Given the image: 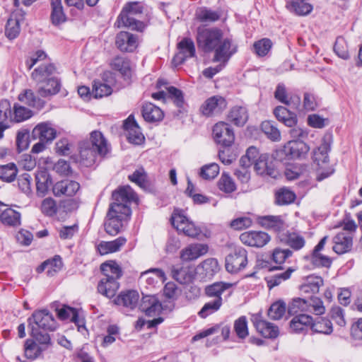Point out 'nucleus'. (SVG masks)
I'll return each mask as SVG.
<instances>
[{
    "label": "nucleus",
    "mask_w": 362,
    "mask_h": 362,
    "mask_svg": "<svg viewBox=\"0 0 362 362\" xmlns=\"http://www.w3.org/2000/svg\"><path fill=\"white\" fill-rule=\"evenodd\" d=\"M196 41L197 47L204 52H214L213 62H228L236 52V47L229 37L223 38V31L218 28H207L201 25L197 28Z\"/></svg>",
    "instance_id": "f257e3e1"
},
{
    "label": "nucleus",
    "mask_w": 362,
    "mask_h": 362,
    "mask_svg": "<svg viewBox=\"0 0 362 362\" xmlns=\"http://www.w3.org/2000/svg\"><path fill=\"white\" fill-rule=\"evenodd\" d=\"M112 199L114 202L110 205L105 228L108 234L115 235L120 231L123 221H126L132 214L129 204L137 203L138 197L132 188L127 185L113 192Z\"/></svg>",
    "instance_id": "f03ea898"
},
{
    "label": "nucleus",
    "mask_w": 362,
    "mask_h": 362,
    "mask_svg": "<svg viewBox=\"0 0 362 362\" xmlns=\"http://www.w3.org/2000/svg\"><path fill=\"white\" fill-rule=\"evenodd\" d=\"M55 72V66L48 62L41 64L32 72L31 77L37 83L40 96L45 98L59 91L60 82L53 76Z\"/></svg>",
    "instance_id": "7ed1b4c3"
},
{
    "label": "nucleus",
    "mask_w": 362,
    "mask_h": 362,
    "mask_svg": "<svg viewBox=\"0 0 362 362\" xmlns=\"http://www.w3.org/2000/svg\"><path fill=\"white\" fill-rule=\"evenodd\" d=\"M109 151L107 140L99 131L90 133V140L79 144L80 162L85 166H91L98 155L104 156Z\"/></svg>",
    "instance_id": "20e7f679"
},
{
    "label": "nucleus",
    "mask_w": 362,
    "mask_h": 362,
    "mask_svg": "<svg viewBox=\"0 0 362 362\" xmlns=\"http://www.w3.org/2000/svg\"><path fill=\"white\" fill-rule=\"evenodd\" d=\"M142 12L143 6L141 3L138 1L127 3L117 18L118 27L124 26L132 30L142 31L145 28L144 23L135 18Z\"/></svg>",
    "instance_id": "39448f33"
},
{
    "label": "nucleus",
    "mask_w": 362,
    "mask_h": 362,
    "mask_svg": "<svg viewBox=\"0 0 362 362\" xmlns=\"http://www.w3.org/2000/svg\"><path fill=\"white\" fill-rule=\"evenodd\" d=\"M30 329L37 328L44 331H54L56 322L52 315L47 310L35 311L28 319Z\"/></svg>",
    "instance_id": "423d86ee"
},
{
    "label": "nucleus",
    "mask_w": 362,
    "mask_h": 362,
    "mask_svg": "<svg viewBox=\"0 0 362 362\" xmlns=\"http://www.w3.org/2000/svg\"><path fill=\"white\" fill-rule=\"evenodd\" d=\"M247 264V252L246 250L241 247L234 249L226 257V269L231 274H236L243 269Z\"/></svg>",
    "instance_id": "0eeeda50"
},
{
    "label": "nucleus",
    "mask_w": 362,
    "mask_h": 362,
    "mask_svg": "<svg viewBox=\"0 0 362 362\" xmlns=\"http://www.w3.org/2000/svg\"><path fill=\"white\" fill-rule=\"evenodd\" d=\"M215 141L225 147L230 146L235 140V134L230 126L224 122L216 123L213 128Z\"/></svg>",
    "instance_id": "6e6552de"
},
{
    "label": "nucleus",
    "mask_w": 362,
    "mask_h": 362,
    "mask_svg": "<svg viewBox=\"0 0 362 362\" xmlns=\"http://www.w3.org/2000/svg\"><path fill=\"white\" fill-rule=\"evenodd\" d=\"M171 222L177 231L183 233L187 236L195 238L201 233L200 228L182 214L174 213Z\"/></svg>",
    "instance_id": "1a4fd4ad"
},
{
    "label": "nucleus",
    "mask_w": 362,
    "mask_h": 362,
    "mask_svg": "<svg viewBox=\"0 0 362 362\" xmlns=\"http://www.w3.org/2000/svg\"><path fill=\"white\" fill-rule=\"evenodd\" d=\"M226 100L220 95H214L206 99L200 107V112L206 117H212L226 108Z\"/></svg>",
    "instance_id": "9d476101"
},
{
    "label": "nucleus",
    "mask_w": 362,
    "mask_h": 362,
    "mask_svg": "<svg viewBox=\"0 0 362 362\" xmlns=\"http://www.w3.org/2000/svg\"><path fill=\"white\" fill-rule=\"evenodd\" d=\"M240 240L245 245L262 247L270 241L271 237L265 232L250 230L243 233Z\"/></svg>",
    "instance_id": "9b49d317"
},
{
    "label": "nucleus",
    "mask_w": 362,
    "mask_h": 362,
    "mask_svg": "<svg viewBox=\"0 0 362 362\" xmlns=\"http://www.w3.org/2000/svg\"><path fill=\"white\" fill-rule=\"evenodd\" d=\"M332 142V134H326L322 137L320 146L313 151V160L318 166L327 165L328 163V153L330 151ZM322 168H323V166H322Z\"/></svg>",
    "instance_id": "f8f14e48"
},
{
    "label": "nucleus",
    "mask_w": 362,
    "mask_h": 362,
    "mask_svg": "<svg viewBox=\"0 0 362 362\" xmlns=\"http://www.w3.org/2000/svg\"><path fill=\"white\" fill-rule=\"evenodd\" d=\"M32 135L34 139L50 144L57 137V130L51 122H41L34 127Z\"/></svg>",
    "instance_id": "ddd939ff"
},
{
    "label": "nucleus",
    "mask_w": 362,
    "mask_h": 362,
    "mask_svg": "<svg viewBox=\"0 0 362 362\" xmlns=\"http://www.w3.org/2000/svg\"><path fill=\"white\" fill-rule=\"evenodd\" d=\"M252 321L257 331L265 338H276L279 331L277 326L263 319L259 315L252 316Z\"/></svg>",
    "instance_id": "4468645a"
},
{
    "label": "nucleus",
    "mask_w": 362,
    "mask_h": 362,
    "mask_svg": "<svg viewBox=\"0 0 362 362\" xmlns=\"http://www.w3.org/2000/svg\"><path fill=\"white\" fill-rule=\"evenodd\" d=\"M124 128L127 131V138L130 143L136 145L143 143L144 136L132 115H129L124 121Z\"/></svg>",
    "instance_id": "2eb2a0df"
},
{
    "label": "nucleus",
    "mask_w": 362,
    "mask_h": 362,
    "mask_svg": "<svg viewBox=\"0 0 362 362\" xmlns=\"http://www.w3.org/2000/svg\"><path fill=\"white\" fill-rule=\"evenodd\" d=\"M310 151L309 146L300 140L288 141L284 146V151L290 158H301L305 157Z\"/></svg>",
    "instance_id": "dca6fc26"
},
{
    "label": "nucleus",
    "mask_w": 362,
    "mask_h": 362,
    "mask_svg": "<svg viewBox=\"0 0 362 362\" xmlns=\"http://www.w3.org/2000/svg\"><path fill=\"white\" fill-rule=\"evenodd\" d=\"M79 184L73 180H64L56 182L52 187V192L56 197L62 195L71 197L79 190Z\"/></svg>",
    "instance_id": "f3484780"
},
{
    "label": "nucleus",
    "mask_w": 362,
    "mask_h": 362,
    "mask_svg": "<svg viewBox=\"0 0 362 362\" xmlns=\"http://www.w3.org/2000/svg\"><path fill=\"white\" fill-rule=\"evenodd\" d=\"M139 309L147 316L158 315L162 310V305L155 296H143L139 304Z\"/></svg>",
    "instance_id": "a211bd4d"
},
{
    "label": "nucleus",
    "mask_w": 362,
    "mask_h": 362,
    "mask_svg": "<svg viewBox=\"0 0 362 362\" xmlns=\"http://www.w3.org/2000/svg\"><path fill=\"white\" fill-rule=\"evenodd\" d=\"M117 48L122 52H133L137 47V37L128 32H120L116 36Z\"/></svg>",
    "instance_id": "6ab92c4d"
},
{
    "label": "nucleus",
    "mask_w": 362,
    "mask_h": 362,
    "mask_svg": "<svg viewBox=\"0 0 362 362\" xmlns=\"http://www.w3.org/2000/svg\"><path fill=\"white\" fill-rule=\"evenodd\" d=\"M333 250L342 255L351 250L353 245V237L351 235L340 232L333 238Z\"/></svg>",
    "instance_id": "aec40b11"
},
{
    "label": "nucleus",
    "mask_w": 362,
    "mask_h": 362,
    "mask_svg": "<svg viewBox=\"0 0 362 362\" xmlns=\"http://www.w3.org/2000/svg\"><path fill=\"white\" fill-rule=\"evenodd\" d=\"M267 160V154H261L260 157L253 163L254 169L259 175H268L272 178H276L279 176V172L272 164L268 163Z\"/></svg>",
    "instance_id": "412c9836"
},
{
    "label": "nucleus",
    "mask_w": 362,
    "mask_h": 362,
    "mask_svg": "<svg viewBox=\"0 0 362 362\" xmlns=\"http://www.w3.org/2000/svg\"><path fill=\"white\" fill-rule=\"evenodd\" d=\"M328 236L323 237L318 244L315 247L312 254V263L317 267H329L332 264V259L320 252L324 248Z\"/></svg>",
    "instance_id": "4be33fe9"
},
{
    "label": "nucleus",
    "mask_w": 362,
    "mask_h": 362,
    "mask_svg": "<svg viewBox=\"0 0 362 362\" xmlns=\"http://www.w3.org/2000/svg\"><path fill=\"white\" fill-rule=\"evenodd\" d=\"M208 247L204 244H191L181 251L180 258L183 261H192L205 255Z\"/></svg>",
    "instance_id": "5701e85b"
},
{
    "label": "nucleus",
    "mask_w": 362,
    "mask_h": 362,
    "mask_svg": "<svg viewBox=\"0 0 362 362\" xmlns=\"http://www.w3.org/2000/svg\"><path fill=\"white\" fill-rule=\"evenodd\" d=\"M313 317L306 314L296 315L290 322V328L295 333H301L310 329Z\"/></svg>",
    "instance_id": "b1692460"
},
{
    "label": "nucleus",
    "mask_w": 362,
    "mask_h": 362,
    "mask_svg": "<svg viewBox=\"0 0 362 362\" xmlns=\"http://www.w3.org/2000/svg\"><path fill=\"white\" fill-rule=\"evenodd\" d=\"M274 115L279 122L289 127L295 126L298 121L296 115L284 106L276 107L274 110Z\"/></svg>",
    "instance_id": "393cba45"
},
{
    "label": "nucleus",
    "mask_w": 362,
    "mask_h": 362,
    "mask_svg": "<svg viewBox=\"0 0 362 362\" xmlns=\"http://www.w3.org/2000/svg\"><path fill=\"white\" fill-rule=\"evenodd\" d=\"M142 116L148 122H157L163 119L164 113L159 107L148 103L143 105Z\"/></svg>",
    "instance_id": "a878e982"
},
{
    "label": "nucleus",
    "mask_w": 362,
    "mask_h": 362,
    "mask_svg": "<svg viewBox=\"0 0 362 362\" xmlns=\"http://www.w3.org/2000/svg\"><path fill=\"white\" fill-rule=\"evenodd\" d=\"M139 299V293L136 291H127L121 293L115 300L117 305H122L131 310L136 308Z\"/></svg>",
    "instance_id": "bb28decb"
},
{
    "label": "nucleus",
    "mask_w": 362,
    "mask_h": 362,
    "mask_svg": "<svg viewBox=\"0 0 362 362\" xmlns=\"http://www.w3.org/2000/svg\"><path fill=\"white\" fill-rule=\"evenodd\" d=\"M100 270L104 278L115 280L118 281L122 276L121 267L113 260H109L100 265Z\"/></svg>",
    "instance_id": "cd10ccee"
},
{
    "label": "nucleus",
    "mask_w": 362,
    "mask_h": 362,
    "mask_svg": "<svg viewBox=\"0 0 362 362\" xmlns=\"http://www.w3.org/2000/svg\"><path fill=\"white\" fill-rule=\"evenodd\" d=\"M127 243V239L124 237H119L112 241H102L97 249L101 255L112 253L119 251L121 247Z\"/></svg>",
    "instance_id": "c85d7f7f"
},
{
    "label": "nucleus",
    "mask_w": 362,
    "mask_h": 362,
    "mask_svg": "<svg viewBox=\"0 0 362 362\" xmlns=\"http://www.w3.org/2000/svg\"><path fill=\"white\" fill-rule=\"evenodd\" d=\"M119 284L117 281L107 278H102L98 284V291L103 296L111 298L119 289Z\"/></svg>",
    "instance_id": "c756f323"
},
{
    "label": "nucleus",
    "mask_w": 362,
    "mask_h": 362,
    "mask_svg": "<svg viewBox=\"0 0 362 362\" xmlns=\"http://www.w3.org/2000/svg\"><path fill=\"white\" fill-rule=\"evenodd\" d=\"M274 97L281 103L286 105H292L293 107L298 108L300 106V98L298 95L291 96L289 99L286 92V87L284 84L280 83L276 86L274 92Z\"/></svg>",
    "instance_id": "7c9ffc66"
},
{
    "label": "nucleus",
    "mask_w": 362,
    "mask_h": 362,
    "mask_svg": "<svg viewBox=\"0 0 362 362\" xmlns=\"http://www.w3.org/2000/svg\"><path fill=\"white\" fill-rule=\"evenodd\" d=\"M324 284L323 279L320 276H310L307 278L300 287V291L302 294H313L319 292L320 288Z\"/></svg>",
    "instance_id": "2f4dec72"
},
{
    "label": "nucleus",
    "mask_w": 362,
    "mask_h": 362,
    "mask_svg": "<svg viewBox=\"0 0 362 362\" xmlns=\"http://www.w3.org/2000/svg\"><path fill=\"white\" fill-rule=\"evenodd\" d=\"M18 16V13H12L6 25L5 35L10 40L15 39L20 33V22L23 17L21 16L20 18Z\"/></svg>",
    "instance_id": "473e14b6"
},
{
    "label": "nucleus",
    "mask_w": 362,
    "mask_h": 362,
    "mask_svg": "<svg viewBox=\"0 0 362 362\" xmlns=\"http://www.w3.org/2000/svg\"><path fill=\"white\" fill-rule=\"evenodd\" d=\"M247 119V110L242 106L233 107L228 115V119L236 126H243Z\"/></svg>",
    "instance_id": "72a5a7b5"
},
{
    "label": "nucleus",
    "mask_w": 362,
    "mask_h": 362,
    "mask_svg": "<svg viewBox=\"0 0 362 362\" xmlns=\"http://www.w3.org/2000/svg\"><path fill=\"white\" fill-rule=\"evenodd\" d=\"M35 180L37 194L45 196L52 183L50 175L45 171H41L36 175Z\"/></svg>",
    "instance_id": "f704fd0d"
},
{
    "label": "nucleus",
    "mask_w": 362,
    "mask_h": 362,
    "mask_svg": "<svg viewBox=\"0 0 362 362\" xmlns=\"http://www.w3.org/2000/svg\"><path fill=\"white\" fill-rule=\"evenodd\" d=\"M231 286L230 284L225 282H215L205 288V294L207 297L217 299L222 298L223 293Z\"/></svg>",
    "instance_id": "c9c22d12"
},
{
    "label": "nucleus",
    "mask_w": 362,
    "mask_h": 362,
    "mask_svg": "<svg viewBox=\"0 0 362 362\" xmlns=\"http://www.w3.org/2000/svg\"><path fill=\"white\" fill-rule=\"evenodd\" d=\"M110 65L124 76L129 77L131 75L130 62L126 57L117 56L112 59Z\"/></svg>",
    "instance_id": "e433bc0d"
},
{
    "label": "nucleus",
    "mask_w": 362,
    "mask_h": 362,
    "mask_svg": "<svg viewBox=\"0 0 362 362\" xmlns=\"http://www.w3.org/2000/svg\"><path fill=\"white\" fill-rule=\"evenodd\" d=\"M259 223L265 228L280 231L284 228V223L279 216H265L259 218Z\"/></svg>",
    "instance_id": "4c0bfd02"
},
{
    "label": "nucleus",
    "mask_w": 362,
    "mask_h": 362,
    "mask_svg": "<svg viewBox=\"0 0 362 362\" xmlns=\"http://www.w3.org/2000/svg\"><path fill=\"white\" fill-rule=\"evenodd\" d=\"M51 20L54 25H57L66 21V16L63 10L62 0H51Z\"/></svg>",
    "instance_id": "58836bf2"
},
{
    "label": "nucleus",
    "mask_w": 362,
    "mask_h": 362,
    "mask_svg": "<svg viewBox=\"0 0 362 362\" xmlns=\"http://www.w3.org/2000/svg\"><path fill=\"white\" fill-rule=\"evenodd\" d=\"M1 221L5 225L19 226L21 224V214L11 208H7L1 211Z\"/></svg>",
    "instance_id": "ea45409f"
},
{
    "label": "nucleus",
    "mask_w": 362,
    "mask_h": 362,
    "mask_svg": "<svg viewBox=\"0 0 362 362\" xmlns=\"http://www.w3.org/2000/svg\"><path fill=\"white\" fill-rule=\"evenodd\" d=\"M172 277L180 284H186L192 280L189 268L180 265L173 266L171 269Z\"/></svg>",
    "instance_id": "a19ab883"
},
{
    "label": "nucleus",
    "mask_w": 362,
    "mask_h": 362,
    "mask_svg": "<svg viewBox=\"0 0 362 362\" xmlns=\"http://www.w3.org/2000/svg\"><path fill=\"white\" fill-rule=\"evenodd\" d=\"M290 315H298L301 312H310V305L303 298H294L288 307Z\"/></svg>",
    "instance_id": "79ce46f5"
},
{
    "label": "nucleus",
    "mask_w": 362,
    "mask_h": 362,
    "mask_svg": "<svg viewBox=\"0 0 362 362\" xmlns=\"http://www.w3.org/2000/svg\"><path fill=\"white\" fill-rule=\"evenodd\" d=\"M289 8L298 16L309 14L313 10V6L306 0H291Z\"/></svg>",
    "instance_id": "37998d69"
},
{
    "label": "nucleus",
    "mask_w": 362,
    "mask_h": 362,
    "mask_svg": "<svg viewBox=\"0 0 362 362\" xmlns=\"http://www.w3.org/2000/svg\"><path fill=\"white\" fill-rule=\"evenodd\" d=\"M24 346L25 356L30 360L37 358L45 350V348L31 339H27Z\"/></svg>",
    "instance_id": "c03bdc74"
},
{
    "label": "nucleus",
    "mask_w": 362,
    "mask_h": 362,
    "mask_svg": "<svg viewBox=\"0 0 362 362\" xmlns=\"http://www.w3.org/2000/svg\"><path fill=\"white\" fill-rule=\"evenodd\" d=\"M223 304V298L212 299L206 303L199 312L202 318H206L209 315L217 312Z\"/></svg>",
    "instance_id": "a18cd8bd"
},
{
    "label": "nucleus",
    "mask_w": 362,
    "mask_h": 362,
    "mask_svg": "<svg viewBox=\"0 0 362 362\" xmlns=\"http://www.w3.org/2000/svg\"><path fill=\"white\" fill-rule=\"evenodd\" d=\"M17 173V167L13 163L0 166V179L4 182H11L16 179Z\"/></svg>",
    "instance_id": "49530a36"
},
{
    "label": "nucleus",
    "mask_w": 362,
    "mask_h": 362,
    "mask_svg": "<svg viewBox=\"0 0 362 362\" xmlns=\"http://www.w3.org/2000/svg\"><path fill=\"white\" fill-rule=\"evenodd\" d=\"M261 129L269 139L274 141L280 140L281 133L274 124V122L271 121H264L261 124Z\"/></svg>",
    "instance_id": "de8ad7c7"
},
{
    "label": "nucleus",
    "mask_w": 362,
    "mask_h": 362,
    "mask_svg": "<svg viewBox=\"0 0 362 362\" xmlns=\"http://www.w3.org/2000/svg\"><path fill=\"white\" fill-rule=\"evenodd\" d=\"M310 329L313 332L324 334H330L333 331L331 321L325 318L315 322L313 320L310 325Z\"/></svg>",
    "instance_id": "09e8293b"
},
{
    "label": "nucleus",
    "mask_w": 362,
    "mask_h": 362,
    "mask_svg": "<svg viewBox=\"0 0 362 362\" xmlns=\"http://www.w3.org/2000/svg\"><path fill=\"white\" fill-rule=\"evenodd\" d=\"M32 111L22 105L15 104L11 122H21L32 117Z\"/></svg>",
    "instance_id": "8fccbe9b"
},
{
    "label": "nucleus",
    "mask_w": 362,
    "mask_h": 362,
    "mask_svg": "<svg viewBox=\"0 0 362 362\" xmlns=\"http://www.w3.org/2000/svg\"><path fill=\"white\" fill-rule=\"evenodd\" d=\"M259 150L255 146L249 147L246 153L240 159L241 166H251L260 157Z\"/></svg>",
    "instance_id": "3c124183"
},
{
    "label": "nucleus",
    "mask_w": 362,
    "mask_h": 362,
    "mask_svg": "<svg viewBox=\"0 0 362 362\" xmlns=\"http://www.w3.org/2000/svg\"><path fill=\"white\" fill-rule=\"evenodd\" d=\"M47 332L48 331H44L37 328L30 329V334L35 339L34 341L37 344L38 343L40 346L45 348V349L50 344L51 340L50 336Z\"/></svg>",
    "instance_id": "603ef678"
},
{
    "label": "nucleus",
    "mask_w": 362,
    "mask_h": 362,
    "mask_svg": "<svg viewBox=\"0 0 362 362\" xmlns=\"http://www.w3.org/2000/svg\"><path fill=\"white\" fill-rule=\"evenodd\" d=\"M180 52L187 58L195 56V46L193 40L189 37L183 38L177 45Z\"/></svg>",
    "instance_id": "864d4df0"
},
{
    "label": "nucleus",
    "mask_w": 362,
    "mask_h": 362,
    "mask_svg": "<svg viewBox=\"0 0 362 362\" xmlns=\"http://www.w3.org/2000/svg\"><path fill=\"white\" fill-rule=\"evenodd\" d=\"M151 274L159 278L162 281H165L166 280L165 272L162 269L151 268L141 274L139 278L140 281H146V282H148L149 284H153L156 281L155 279L151 276Z\"/></svg>",
    "instance_id": "5fc2aeb1"
},
{
    "label": "nucleus",
    "mask_w": 362,
    "mask_h": 362,
    "mask_svg": "<svg viewBox=\"0 0 362 362\" xmlns=\"http://www.w3.org/2000/svg\"><path fill=\"white\" fill-rule=\"evenodd\" d=\"M295 250H299L303 248L305 244V238L298 233H289L287 235L286 240H281Z\"/></svg>",
    "instance_id": "6e6d98bb"
},
{
    "label": "nucleus",
    "mask_w": 362,
    "mask_h": 362,
    "mask_svg": "<svg viewBox=\"0 0 362 362\" xmlns=\"http://www.w3.org/2000/svg\"><path fill=\"white\" fill-rule=\"evenodd\" d=\"M296 194L291 190L282 188L276 193V203L279 205H286L293 202Z\"/></svg>",
    "instance_id": "4d7b16f0"
},
{
    "label": "nucleus",
    "mask_w": 362,
    "mask_h": 362,
    "mask_svg": "<svg viewBox=\"0 0 362 362\" xmlns=\"http://www.w3.org/2000/svg\"><path fill=\"white\" fill-rule=\"evenodd\" d=\"M146 177L147 175L144 168H141L136 170L132 175H129V180L136 183L143 189H146L148 187V182Z\"/></svg>",
    "instance_id": "13d9d810"
},
{
    "label": "nucleus",
    "mask_w": 362,
    "mask_h": 362,
    "mask_svg": "<svg viewBox=\"0 0 362 362\" xmlns=\"http://www.w3.org/2000/svg\"><path fill=\"white\" fill-rule=\"evenodd\" d=\"M286 303L283 301L279 300L274 303L268 310L269 317L274 320L281 319L286 313Z\"/></svg>",
    "instance_id": "bf43d9fd"
},
{
    "label": "nucleus",
    "mask_w": 362,
    "mask_h": 362,
    "mask_svg": "<svg viewBox=\"0 0 362 362\" xmlns=\"http://www.w3.org/2000/svg\"><path fill=\"white\" fill-rule=\"evenodd\" d=\"M218 189L226 193H231L236 189L235 184L228 174L223 173L218 182Z\"/></svg>",
    "instance_id": "052dcab7"
},
{
    "label": "nucleus",
    "mask_w": 362,
    "mask_h": 362,
    "mask_svg": "<svg viewBox=\"0 0 362 362\" xmlns=\"http://www.w3.org/2000/svg\"><path fill=\"white\" fill-rule=\"evenodd\" d=\"M197 18L201 22H215L220 18L219 14L206 8H201L196 11Z\"/></svg>",
    "instance_id": "680f3d73"
},
{
    "label": "nucleus",
    "mask_w": 362,
    "mask_h": 362,
    "mask_svg": "<svg viewBox=\"0 0 362 362\" xmlns=\"http://www.w3.org/2000/svg\"><path fill=\"white\" fill-rule=\"evenodd\" d=\"M272 47V42L268 38H263L255 42L253 45L254 51L259 57H264L267 55Z\"/></svg>",
    "instance_id": "e2e57ef3"
},
{
    "label": "nucleus",
    "mask_w": 362,
    "mask_h": 362,
    "mask_svg": "<svg viewBox=\"0 0 362 362\" xmlns=\"http://www.w3.org/2000/svg\"><path fill=\"white\" fill-rule=\"evenodd\" d=\"M112 93V88L107 84L100 81H94L92 94L95 98L108 96Z\"/></svg>",
    "instance_id": "0e129e2a"
},
{
    "label": "nucleus",
    "mask_w": 362,
    "mask_h": 362,
    "mask_svg": "<svg viewBox=\"0 0 362 362\" xmlns=\"http://www.w3.org/2000/svg\"><path fill=\"white\" fill-rule=\"evenodd\" d=\"M234 330L240 339H245L248 335L247 321L245 316H241L234 322Z\"/></svg>",
    "instance_id": "69168bd1"
},
{
    "label": "nucleus",
    "mask_w": 362,
    "mask_h": 362,
    "mask_svg": "<svg viewBox=\"0 0 362 362\" xmlns=\"http://www.w3.org/2000/svg\"><path fill=\"white\" fill-rule=\"evenodd\" d=\"M18 100L30 107L37 106L40 103V99L36 98L34 93L30 89L25 90L23 93L19 94Z\"/></svg>",
    "instance_id": "338daca9"
},
{
    "label": "nucleus",
    "mask_w": 362,
    "mask_h": 362,
    "mask_svg": "<svg viewBox=\"0 0 362 362\" xmlns=\"http://www.w3.org/2000/svg\"><path fill=\"white\" fill-rule=\"evenodd\" d=\"M292 255L289 249L275 248L272 254V259L276 264H283L287 258Z\"/></svg>",
    "instance_id": "774afa93"
}]
</instances>
